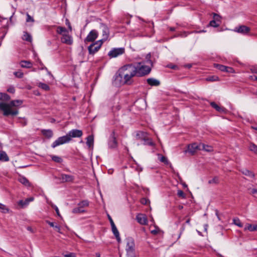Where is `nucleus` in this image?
<instances>
[{
    "mask_svg": "<svg viewBox=\"0 0 257 257\" xmlns=\"http://www.w3.org/2000/svg\"><path fill=\"white\" fill-rule=\"evenodd\" d=\"M136 75V65L128 64L120 67L116 73L113 83L116 85H130L133 82V78Z\"/></svg>",
    "mask_w": 257,
    "mask_h": 257,
    "instance_id": "obj_1",
    "label": "nucleus"
},
{
    "mask_svg": "<svg viewBox=\"0 0 257 257\" xmlns=\"http://www.w3.org/2000/svg\"><path fill=\"white\" fill-rule=\"evenodd\" d=\"M23 101L21 100H14L10 103L1 102L0 110L3 111L5 116L16 115L19 113L18 109L16 107L21 105Z\"/></svg>",
    "mask_w": 257,
    "mask_h": 257,
    "instance_id": "obj_2",
    "label": "nucleus"
},
{
    "mask_svg": "<svg viewBox=\"0 0 257 257\" xmlns=\"http://www.w3.org/2000/svg\"><path fill=\"white\" fill-rule=\"evenodd\" d=\"M82 135L83 133L81 130H72L66 135L58 138L53 143L51 146L53 148H55L58 146L69 143L72 138H80Z\"/></svg>",
    "mask_w": 257,
    "mask_h": 257,
    "instance_id": "obj_3",
    "label": "nucleus"
},
{
    "mask_svg": "<svg viewBox=\"0 0 257 257\" xmlns=\"http://www.w3.org/2000/svg\"><path fill=\"white\" fill-rule=\"evenodd\" d=\"M56 32L58 34L62 35L61 38L62 43L68 45L72 44L73 38L71 36L68 34L69 31L65 28L58 26L57 28Z\"/></svg>",
    "mask_w": 257,
    "mask_h": 257,
    "instance_id": "obj_4",
    "label": "nucleus"
},
{
    "mask_svg": "<svg viewBox=\"0 0 257 257\" xmlns=\"http://www.w3.org/2000/svg\"><path fill=\"white\" fill-rule=\"evenodd\" d=\"M136 75L138 77H142L148 75L151 71V67L150 66L142 65V63H138L136 65Z\"/></svg>",
    "mask_w": 257,
    "mask_h": 257,
    "instance_id": "obj_5",
    "label": "nucleus"
},
{
    "mask_svg": "<svg viewBox=\"0 0 257 257\" xmlns=\"http://www.w3.org/2000/svg\"><path fill=\"white\" fill-rule=\"evenodd\" d=\"M126 246V251L128 256L134 255L135 243L132 238H127Z\"/></svg>",
    "mask_w": 257,
    "mask_h": 257,
    "instance_id": "obj_6",
    "label": "nucleus"
},
{
    "mask_svg": "<svg viewBox=\"0 0 257 257\" xmlns=\"http://www.w3.org/2000/svg\"><path fill=\"white\" fill-rule=\"evenodd\" d=\"M103 43V40H99L95 43L91 44L88 47L89 53L91 55H93L94 53L97 52L100 48Z\"/></svg>",
    "mask_w": 257,
    "mask_h": 257,
    "instance_id": "obj_7",
    "label": "nucleus"
},
{
    "mask_svg": "<svg viewBox=\"0 0 257 257\" xmlns=\"http://www.w3.org/2000/svg\"><path fill=\"white\" fill-rule=\"evenodd\" d=\"M124 53V49L123 48H113L109 52L108 55L110 58H115Z\"/></svg>",
    "mask_w": 257,
    "mask_h": 257,
    "instance_id": "obj_8",
    "label": "nucleus"
},
{
    "mask_svg": "<svg viewBox=\"0 0 257 257\" xmlns=\"http://www.w3.org/2000/svg\"><path fill=\"white\" fill-rule=\"evenodd\" d=\"M97 32L95 30H93L89 32L84 41L85 42H93L97 38Z\"/></svg>",
    "mask_w": 257,
    "mask_h": 257,
    "instance_id": "obj_9",
    "label": "nucleus"
},
{
    "mask_svg": "<svg viewBox=\"0 0 257 257\" xmlns=\"http://www.w3.org/2000/svg\"><path fill=\"white\" fill-rule=\"evenodd\" d=\"M250 30V29L249 27L244 25H241L238 27L235 28L234 31L238 33L245 35L248 34Z\"/></svg>",
    "mask_w": 257,
    "mask_h": 257,
    "instance_id": "obj_10",
    "label": "nucleus"
},
{
    "mask_svg": "<svg viewBox=\"0 0 257 257\" xmlns=\"http://www.w3.org/2000/svg\"><path fill=\"white\" fill-rule=\"evenodd\" d=\"M108 146L110 148H115L117 146V143L116 140L114 132L113 131L110 135Z\"/></svg>",
    "mask_w": 257,
    "mask_h": 257,
    "instance_id": "obj_11",
    "label": "nucleus"
},
{
    "mask_svg": "<svg viewBox=\"0 0 257 257\" xmlns=\"http://www.w3.org/2000/svg\"><path fill=\"white\" fill-rule=\"evenodd\" d=\"M59 178L63 182H72L74 179L73 176L65 174H61Z\"/></svg>",
    "mask_w": 257,
    "mask_h": 257,
    "instance_id": "obj_12",
    "label": "nucleus"
},
{
    "mask_svg": "<svg viewBox=\"0 0 257 257\" xmlns=\"http://www.w3.org/2000/svg\"><path fill=\"white\" fill-rule=\"evenodd\" d=\"M137 220L139 223L142 225H146L148 222L146 215L143 214L138 215L137 216Z\"/></svg>",
    "mask_w": 257,
    "mask_h": 257,
    "instance_id": "obj_13",
    "label": "nucleus"
},
{
    "mask_svg": "<svg viewBox=\"0 0 257 257\" xmlns=\"http://www.w3.org/2000/svg\"><path fill=\"white\" fill-rule=\"evenodd\" d=\"M197 150H199V145H197L196 143L189 145L188 146L187 151L192 155L194 154Z\"/></svg>",
    "mask_w": 257,
    "mask_h": 257,
    "instance_id": "obj_14",
    "label": "nucleus"
},
{
    "mask_svg": "<svg viewBox=\"0 0 257 257\" xmlns=\"http://www.w3.org/2000/svg\"><path fill=\"white\" fill-rule=\"evenodd\" d=\"M34 198L32 197L27 198L25 201L22 200H20L18 202V204L21 206L22 208L27 206L30 202L33 201Z\"/></svg>",
    "mask_w": 257,
    "mask_h": 257,
    "instance_id": "obj_15",
    "label": "nucleus"
},
{
    "mask_svg": "<svg viewBox=\"0 0 257 257\" xmlns=\"http://www.w3.org/2000/svg\"><path fill=\"white\" fill-rule=\"evenodd\" d=\"M112 231L114 234V235L115 236L117 241L118 242H120V237L119 236V232L115 225L114 223H113V224L111 225Z\"/></svg>",
    "mask_w": 257,
    "mask_h": 257,
    "instance_id": "obj_16",
    "label": "nucleus"
},
{
    "mask_svg": "<svg viewBox=\"0 0 257 257\" xmlns=\"http://www.w3.org/2000/svg\"><path fill=\"white\" fill-rule=\"evenodd\" d=\"M210 105L213 108L215 109L217 111H218L219 112H222V113L226 112V110L224 107H221V106H219L214 102H211L210 103Z\"/></svg>",
    "mask_w": 257,
    "mask_h": 257,
    "instance_id": "obj_17",
    "label": "nucleus"
},
{
    "mask_svg": "<svg viewBox=\"0 0 257 257\" xmlns=\"http://www.w3.org/2000/svg\"><path fill=\"white\" fill-rule=\"evenodd\" d=\"M199 150H204L206 152H210L213 151V148L210 146L201 143L199 144Z\"/></svg>",
    "mask_w": 257,
    "mask_h": 257,
    "instance_id": "obj_18",
    "label": "nucleus"
},
{
    "mask_svg": "<svg viewBox=\"0 0 257 257\" xmlns=\"http://www.w3.org/2000/svg\"><path fill=\"white\" fill-rule=\"evenodd\" d=\"M148 83L151 86H159L160 82L159 80L153 78H150L147 80Z\"/></svg>",
    "mask_w": 257,
    "mask_h": 257,
    "instance_id": "obj_19",
    "label": "nucleus"
},
{
    "mask_svg": "<svg viewBox=\"0 0 257 257\" xmlns=\"http://www.w3.org/2000/svg\"><path fill=\"white\" fill-rule=\"evenodd\" d=\"M20 64L22 68H30L33 66L32 63L30 61L23 60L20 62Z\"/></svg>",
    "mask_w": 257,
    "mask_h": 257,
    "instance_id": "obj_20",
    "label": "nucleus"
},
{
    "mask_svg": "<svg viewBox=\"0 0 257 257\" xmlns=\"http://www.w3.org/2000/svg\"><path fill=\"white\" fill-rule=\"evenodd\" d=\"M19 181L27 187L31 186V183L29 180L24 176H20L18 179Z\"/></svg>",
    "mask_w": 257,
    "mask_h": 257,
    "instance_id": "obj_21",
    "label": "nucleus"
},
{
    "mask_svg": "<svg viewBox=\"0 0 257 257\" xmlns=\"http://www.w3.org/2000/svg\"><path fill=\"white\" fill-rule=\"evenodd\" d=\"M148 137V134L146 132L139 131L136 134V137L138 139L144 140Z\"/></svg>",
    "mask_w": 257,
    "mask_h": 257,
    "instance_id": "obj_22",
    "label": "nucleus"
},
{
    "mask_svg": "<svg viewBox=\"0 0 257 257\" xmlns=\"http://www.w3.org/2000/svg\"><path fill=\"white\" fill-rule=\"evenodd\" d=\"M86 144L89 148H92L94 143V137L93 135H89L86 138Z\"/></svg>",
    "mask_w": 257,
    "mask_h": 257,
    "instance_id": "obj_23",
    "label": "nucleus"
},
{
    "mask_svg": "<svg viewBox=\"0 0 257 257\" xmlns=\"http://www.w3.org/2000/svg\"><path fill=\"white\" fill-rule=\"evenodd\" d=\"M240 171L243 175H244L245 176H248V177H250L251 178L254 177V174L252 172H251L248 170H247L246 169H243L241 170Z\"/></svg>",
    "mask_w": 257,
    "mask_h": 257,
    "instance_id": "obj_24",
    "label": "nucleus"
},
{
    "mask_svg": "<svg viewBox=\"0 0 257 257\" xmlns=\"http://www.w3.org/2000/svg\"><path fill=\"white\" fill-rule=\"evenodd\" d=\"M42 134L48 138H51L53 136V132L51 130H43L42 131Z\"/></svg>",
    "mask_w": 257,
    "mask_h": 257,
    "instance_id": "obj_25",
    "label": "nucleus"
},
{
    "mask_svg": "<svg viewBox=\"0 0 257 257\" xmlns=\"http://www.w3.org/2000/svg\"><path fill=\"white\" fill-rule=\"evenodd\" d=\"M257 229V225H252L250 224H246L244 227V230H248L250 231H253L256 230Z\"/></svg>",
    "mask_w": 257,
    "mask_h": 257,
    "instance_id": "obj_26",
    "label": "nucleus"
},
{
    "mask_svg": "<svg viewBox=\"0 0 257 257\" xmlns=\"http://www.w3.org/2000/svg\"><path fill=\"white\" fill-rule=\"evenodd\" d=\"M22 39L24 40H25L28 42H31L32 40V38L31 35L28 33L27 32H24L23 36L22 37Z\"/></svg>",
    "mask_w": 257,
    "mask_h": 257,
    "instance_id": "obj_27",
    "label": "nucleus"
},
{
    "mask_svg": "<svg viewBox=\"0 0 257 257\" xmlns=\"http://www.w3.org/2000/svg\"><path fill=\"white\" fill-rule=\"evenodd\" d=\"M9 160V157L6 152L4 151H0V160L8 161Z\"/></svg>",
    "mask_w": 257,
    "mask_h": 257,
    "instance_id": "obj_28",
    "label": "nucleus"
},
{
    "mask_svg": "<svg viewBox=\"0 0 257 257\" xmlns=\"http://www.w3.org/2000/svg\"><path fill=\"white\" fill-rule=\"evenodd\" d=\"M50 157H51L52 160L53 161H54L55 162L60 163L62 162V161H63L62 159L59 156L51 155Z\"/></svg>",
    "mask_w": 257,
    "mask_h": 257,
    "instance_id": "obj_29",
    "label": "nucleus"
},
{
    "mask_svg": "<svg viewBox=\"0 0 257 257\" xmlns=\"http://www.w3.org/2000/svg\"><path fill=\"white\" fill-rule=\"evenodd\" d=\"M78 205L81 208L87 207L89 205V202L87 200H83L78 203Z\"/></svg>",
    "mask_w": 257,
    "mask_h": 257,
    "instance_id": "obj_30",
    "label": "nucleus"
},
{
    "mask_svg": "<svg viewBox=\"0 0 257 257\" xmlns=\"http://www.w3.org/2000/svg\"><path fill=\"white\" fill-rule=\"evenodd\" d=\"M10 98V96L7 93H0V100L7 101Z\"/></svg>",
    "mask_w": 257,
    "mask_h": 257,
    "instance_id": "obj_31",
    "label": "nucleus"
},
{
    "mask_svg": "<svg viewBox=\"0 0 257 257\" xmlns=\"http://www.w3.org/2000/svg\"><path fill=\"white\" fill-rule=\"evenodd\" d=\"M233 223L238 226L239 227H242L243 226L242 223L241 222L240 220L238 218H234L233 219Z\"/></svg>",
    "mask_w": 257,
    "mask_h": 257,
    "instance_id": "obj_32",
    "label": "nucleus"
},
{
    "mask_svg": "<svg viewBox=\"0 0 257 257\" xmlns=\"http://www.w3.org/2000/svg\"><path fill=\"white\" fill-rule=\"evenodd\" d=\"M85 211L83 209H81L79 206L77 207L74 208L72 210V212L73 213H83Z\"/></svg>",
    "mask_w": 257,
    "mask_h": 257,
    "instance_id": "obj_33",
    "label": "nucleus"
},
{
    "mask_svg": "<svg viewBox=\"0 0 257 257\" xmlns=\"http://www.w3.org/2000/svg\"><path fill=\"white\" fill-rule=\"evenodd\" d=\"M249 149L250 151L254 152L257 154V146L254 144H250L249 146Z\"/></svg>",
    "mask_w": 257,
    "mask_h": 257,
    "instance_id": "obj_34",
    "label": "nucleus"
},
{
    "mask_svg": "<svg viewBox=\"0 0 257 257\" xmlns=\"http://www.w3.org/2000/svg\"><path fill=\"white\" fill-rule=\"evenodd\" d=\"M207 81H216L219 80V78L216 76H211L206 78Z\"/></svg>",
    "mask_w": 257,
    "mask_h": 257,
    "instance_id": "obj_35",
    "label": "nucleus"
},
{
    "mask_svg": "<svg viewBox=\"0 0 257 257\" xmlns=\"http://www.w3.org/2000/svg\"><path fill=\"white\" fill-rule=\"evenodd\" d=\"M38 86L45 90H48L50 89L49 86L47 84L43 83H39Z\"/></svg>",
    "mask_w": 257,
    "mask_h": 257,
    "instance_id": "obj_36",
    "label": "nucleus"
},
{
    "mask_svg": "<svg viewBox=\"0 0 257 257\" xmlns=\"http://www.w3.org/2000/svg\"><path fill=\"white\" fill-rule=\"evenodd\" d=\"M144 144L145 145H149V146H153L154 145V143L153 142H152V140L149 139L148 138V137H147L144 140Z\"/></svg>",
    "mask_w": 257,
    "mask_h": 257,
    "instance_id": "obj_37",
    "label": "nucleus"
},
{
    "mask_svg": "<svg viewBox=\"0 0 257 257\" xmlns=\"http://www.w3.org/2000/svg\"><path fill=\"white\" fill-rule=\"evenodd\" d=\"M215 67L218 70H220V71H223V72H225V69H226V66H224V65L218 64H215Z\"/></svg>",
    "mask_w": 257,
    "mask_h": 257,
    "instance_id": "obj_38",
    "label": "nucleus"
},
{
    "mask_svg": "<svg viewBox=\"0 0 257 257\" xmlns=\"http://www.w3.org/2000/svg\"><path fill=\"white\" fill-rule=\"evenodd\" d=\"M151 56V54L149 53L147 55V56L146 57V59H147V63L148 64H149L151 66H152L153 62H152V60L150 59Z\"/></svg>",
    "mask_w": 257,
    "mask_h": 257,
    "instance_id": "obj_39",
    "label": "nucleus"
},
{
    "mask_svg": "<svg viewBox=\"0 0 257 257\" xmlns=\"http://www.w3.org/2000/svg\"><path fill=\"white\" fill-rule=\"evenodd\" d=\"M14 75L19 78H21L24 76V73L21 71H18L14 72Z\"/></svg>",
    "mask_w": 257,
    "mask_h": 257,
    "instance_id": "obj_40",
    "label": "nucleus"
},
{
    "mask_svg": "<svg viewBox=\"0 0 257 257\" xmlns=\"http://www.w3.org/2000/svg\"><path fill=\"white\" fill-rule=\"evenodd\" d=\"M159 158L161 162H162L166 164H168L169 163L168 160L166 157H165L163 156H160Z\"/></svg>",
    "mask_w": 257,
    "mask_h": 257,
    "instance_id": "obj_41",
    "label": "nucleus"
},
{
    "mask_svg": "<svg viewBox=\"0 0 257 257\" xmlns=\"http://www.w3.org/2000/svg\"><path fill=\"white\" fill-rule=\"evenodd\" d=\"M0 210L3 212V213H6L8 212L9 209L7 208V207L0 203Z\"/></svg>",
    "mask_w": 257,
    "mask_h": 257,
    "instance_id": "obj_42",
    "label": "nucleus"
},
{
    "mask_svg": "<svg viewBox=\"0 0 257 257\" xmlns=\"http://www.w3.org/2000/svg\"><path fill=\"white\" fill-rule=\"evenodd\" d=\"M219 180L218 178L217 177H214L212 179L208 181L209 184H217L218 183Z\"/></svg>",
    "mask_w": 257,
    "mask_h": 257,
    "instance_id": "obj_43",
    "label": "nucleus"
},
{
    "mask_svg": "<svg viewBox=\"0 0 257 257\" xmlns=\"http://www.w3.org/2000/svg\"><path fill=\"white\" fill-rule=\"evenodd\" d=\"M209 25L211 27L216 28V27H218L219 26V24H217L216 23V21L215 20H213L210 22Z\"/></svg>",
    "mask_w": 257,
    "mask_h": 257,
    "instance_id": "obj_44",
    "label": "nucleus"
},
{
    "mask_svg": "<svg viewBox=\"0 0 257 257\" xmlns=\"http://www.w3.org/2000/svg\"><path fill=\"white\" fill-rule=\"evenodd\" d=\"M177 195L179 197H181L182 198H185V194L184 192L182 190H178L177 192Z\"/></svg>",
    "mask_w": 257,
    "mask_h": 257,
    "instance_id": "obj_45",
    "label": "nucleus"
},
{
    "mask_svg": "<svg viewBox=\"0 0 257 257\" xmlns=\"http://www.w3.org/2000/svg\"><path fill=\"white\" fill-rule=\"evenodd\" d=\"M26 21H27V22H34V20L32 17H31L30 15H29V14H27Z\"/></svg>",
    "mask_w": 257,
    "mask_h": 257,
    "instance_id": "obj_46",
    "label": "nucleus"
},
{
    "mask_svg": "<svg viewBox=\"0 0 257 257\" xmlns=\"http://www.w3.org/2000/svg\"><path fill=\"white\" fill-rule=\"evenodd\" d=\"M225 72L232 73L234 72V70L232 68L226 66V69H225Z\"/></svg>",
    "mask_w": 257,
    "mask_h": 257,
    "instance_id": "obj_47",
    "label": "nucleus"
},
{
    "mask_svg": "<svg viewBox=\"0 0 257 257\" xmlns=\"http://www.w3.org/2000/svg\"><path fill=\"white\" fill-rule=\"evenodd\" d=\"M7 91L9 93H14L15 92V89L14 87H13V86H10L8 88Z\"/></svg>",
    "mask_w": 257,
    "mask_h": 257,
    "instance_id": "obj_48",
    "label": "nucleus"
},
{
    "mask_svg": "<svg viewBox=\"0 0 257 257\" xmlns=\"http://www.w3.org/2000/svg\"><path fill=\"white\" fill-rule=\"evenodd\" d=\"M220 17L217 14H213V19L216 21H220Z\"/></svg>",
    "mask_w": 257,
    "mask_h": 257,
    "instance_id": "obj_49",
    "label": "nucleus"
},
{
    "mask_svg": "<svg viewBox=\"0 0 257 257\" xmlns=\"http://www.w3.org/2000/svg\"><path fill=\"white\" fill-rule=\"evenodd\" d=\"M52 207L55 210L57 215L60 216V214L59 213L58 208L54 204H52Z\"/></svg>",
    "mask_w": 257,
    "mask_h": 257,
    "instance_id": "obj_50",
    "label": "nucleus"
},
{
    "mask_svg": "<svg viewBox=\"0 0 257 257\" xmlns=\"http://www.w3.org/2000/svg\"><path fill=\"white\" fill-rule=\"evenodd\" d=\"M54 229L58 232L61 233V228H60V226L56 225L55 226V227H54Z\"/></svg>",
    "mask_w": 257,
    "mask_h": 257,
    "instance_id": "obj_51",
    "label": "nucleus"
},
{
    "mask_svg": "<svg viewBox=\"0 0 257 257\" xmlns=\"http://www.w3.org/2000/svg\"><path fill=\"white\" fill-rule=\"evenodd\" d=\"M65 257H76L74 253H70L64 255Z\"/></svg>",
    "mask_w": 257,
    "mask_h": 257,
    "instance_id": "obj_52",
    "label": "nucleus"
},
{
    "mask_svg": "<svg viewBox=\"0 0 257 257\" xmlns=\"http://www.w3.org/2000/svg\"><path fill=\"white\" fill-rule=\"evenodd\" d=\"M46 223H47V224H49L51 227H54V228L55 226L56 225H55L54 223L52 222H50V221H49V220H46Z\"/></svg>",
    "mask_w": 257,
    "mask_h": 257,
    "instance_id": "obj_53",
    "label": "nucleus"
},
{
    "mask_svg": "<svg viewBox=\"0 0 257 257\" xmlns=\"http://www.w3.org/2000/svg\"><path fill=\"white\" fill-rule=\"evenodd\" d=\"M66 25L68 27V29L70 32L72 31V27L71 26L70 23L68 21V20L66 21Z\"/></svg>",
    "mask_w": 257,
    "mask_h": 257,
    "instance_id": "obj_54",
    "label": "nucleus"
},
{
    "mask_svg": "<svg viewBox=\"0 0 257 257\" xmlns=\"http://www.w3.org/2000/svg\"><path fill=\"white\" fill-rule=\"evenodd\" d=\"M250 193L251 194H257V188H253V189H251Z\"/></svg>",
    "mask_w": 257,
    "mask_h": 257,
    "instance_id": "obj_55",
    "label": "nucleus"
},
{
    "mask_svg": "<svg viewBox=\"0 0 257 257\" xmlns=\"http://www.w3.org/2000/svg\"><path fill=\"white\" fill-rule=\"evenodd\" d=\"M107 217H108V218L110 221V224H113V223H114L112 219L111 218V216L109 215V214H107Z\"/></svg>",
    "mask_w": 257,
    "mask_h": 257,
    "instance_id": "obj_56",
    "label": "nucleus"
},
{
    "mask_svg": "<svg viewBox=\"0 0 257 257\" xmlns=\"http://www.w3.org/2000/svg\"><path fill=\"white\" fill-rule=\"evenodd\" d=\"M250 79L252 80H253V81H256L257 80V76H255V75H253V76H250Z\"/></svg>",
    "mask_w": 257,
    "mask_h": 257,
    "instance_id": "obj_57",
    "label": "nucleus"
},
{
    "mask_svg": "<svg viewBox=\"0 0 257 257\" xmlns=\"http://www.w3.org/2000/svg\"><path fill=\"white\" fill-rule=\"evenodd\" d=\"M141 203L143 204H146L147 203V200L145 198H143L141 200Z\"/></svg>",
    "mask_w": 257,
    "mask_h": 257,
    "instance_id": "obj_58",
    "label": "nucleus"
},
{
    "mask_svg": "<svg viewBox=\"0 0 257 257\" xmlns=\"http://www.w3.org/2000/svg\"><path fill=\"white\" fill-rule=\"evenodd\" d=\"M106 31H107V30L106 29L105 30H104L103 31V32L105 33V34H103L104 39H106L108 37V35L106 33Z\"/></svg>",
    "mask_w": 257,
    "mask_h": 257,
    "instance_id": "obj_59",
    "label": "nucleus"
},
{
    "mask_svg": "<svg viewBox=\"0 0 257 257\" xmlns=\"http://www.w3.org/2000/svg\"><path fill=\"white\" fill-rule=\"evenodd\" d=\"M215 214H216V215L217 216V218H218V220H220V217H219V212H218V211L217 210H215Z\"/></svg>",
    "mask_w": 257,
    "mask_h": 257,
    "instance_id": "obj_60",
    "label": "nucleus"
},
{
    "mask_svg": "<svg viewBox=\"0 0 257 257\" xmlns=\"http://www.w3.org/2000/svg\"><path fill=\"white\" fill-rule=\"evenodd\" d=\"M136 169L137 171H138L139 172H141L143 170L142 168L140 167V166H137V167L136 168Z\"/></svg>",
    "mask_w": 257,
    "mask_h": 257,
    "instance_id": "obj_61",
    "label": "nucleus"
},
{
    "mask_svg": "<svg viewBox=\"0 0 257 257\" xmlns=\"http://www.w3.org/2000/svg\"><path fill=\"white\" fill-rule=\"evenodd\" d=\"M95 255L96 257H100V254L99 253H96Z\"/></svg>",
    "mask_w": 257,
    "mask_h": 257,
    "instance_id": "obj_62",
    "label": "nucleus"
},
{
    "mask_svg": "<svg viewBox=\"0 0 257 257\" xmlns=\"http://www.w3.org/2000/svg\"><path fill=\"white\" fill-rule=\"evenodd\" d=\"M189 222H190V219H188V220H186V223L187 224H189Z\"/></svg>",
    "mask_w": 257,
    "mask_h": 257,
    "instance_id": "obj_63",
    "label": "nucleus"
},
{
    "mask_svg": "<svg viewBox=\"0 0 257 257\" xmlns=\"http://www.w3.org/2000/svg\"><path fill=\"white\" fill-rule=\"evenodd\" d=\"M170 30L171 31H175V28H170Z\"/></svg>",
    "mask_w": 257,
    "mask_h": 257,
    "instance_id": "obj_64",
    "label": "nucleus"
}]
</instances>
